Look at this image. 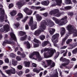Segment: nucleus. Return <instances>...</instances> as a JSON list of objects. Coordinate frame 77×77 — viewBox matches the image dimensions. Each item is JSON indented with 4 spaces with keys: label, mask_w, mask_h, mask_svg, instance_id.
<instances>
[{
    "label": "nucleus",
    "mask_w": 77,
    "mask_h": 77,
    "mask_svg": "<svg viewBox=\"0 0 77 77\" xmlns=\"http://www.w3.org/2000/svg\"><path fill=\"white\" fill-rule=\"evenodd\" d=\"M39 52L38 51L33 52L30 54L29 57V58H31V59H35V60H36V59L33 57V56L34 55H35L36 57L37 56H38V54H39Z\"/></svg>",
    "instance_id": "nucleus-9"
},
{
    "label": "nucleus",
    "mask_w": 77,
    "mask_h": 77,
    "mask_svg": "<svg viewBox=\"0 0 77 77\" xmlns=\"http://www.w3.org/2000/svg\"><path fill=\"white\" fill-rule=\"evenodd\" d=\"M14 6V5L12 4H11L9 5V8H12Z\"/></svg>",
    "instance_id": "nucleus-58"
},
{
    "label": "nucleus",
    "mask_w": 77,
    "mask_h": 77,
    "mask_svg": "<svg viewBox=\"0 0 77 77\" xmlns=\"http://www.w3.org/2000/svg\"><path fill=\"white\" fill-rule=\"evenodd\" d=\"M5 10L4 9L0 8V21L3 22L4 21V15H5Z\"/></svg>",
    "instance_id": "nucleus-7"
},
{
    "label": "nucleus",
    "mask_w": 77,
    "mask_h": 77,
    "mask_svg": "<svg viewBox=\"0 0 77 77\" xmlns=\"http://www.w3.org/2000/svg\"><path fill=\"white\" fill-rule=\"evenodd\" d=\"M64 3H66V5L72 4V2H71V0H64Z\"/></svg>",
    "instance_id": "nucleus-28"
},
{
    "label": "nucleus",
    "mask_w": 77,
    "mask_h": 77,
    "mask_svg": "<svg viewBox=\"0 0 77 77\" xmlns=\"http://www.w3.org/2000/svg\"><path fill=\"white\" fill-rule=\"evenodd\" d=\"M23 72L22 71H20V72H19L17 73V74L19 75H22L23 74Z\"/></svg>",
    "instance_id": "nucleus-52"
},
{
    "label": "nucleus",
    "mask_w": 77,
    "mask_h": 77,
    "mask_svg": "<svg viewBox=\"0 0 77 77\" xmlns=\"http://www.w3.org/2000/svg\"><path fill=\"white\" fill-rule=\"evenodd\" d=\"M10 14L11 16H15L17 14V11L14 10L13 11L11 12L10 13Z\"/></svg>",
    "instance_id": "nucleus-26"
},
{
    "label": "nucleus",
    "mask_w": 77,
    "mask_h": 77,
    "mask_svg": "<svg viewBox=\"0 0 77 77\" xmlns=\"http://www.w3.org/2000/svg\"><path fill=\"white\" fill-rule=\"evenodd\" d=\"M16 59L18 61L21 60V57L18 56H17L16 57Z\"/></svg>",
    "instance_id": "nucleus-51"
},
{
    "label": "nucleus",
    "mask_w": 77,
    "mask_h": 77,
    "mask_svg": "<svg viewBox=\"0 0 77 77\" xmlns=\"http://www.w3.org/2000/svg\"><path fill=\"white\" fill-rule=\"evenodd\" d=\"M32 65L33 67H36V64L35 63H32Z\"/></svg>",
    "instance_id": "nucleus-62"
},
{
    "label": "nucleus",
    "mask_w": 77,
    "mask_h": 77,
    "mask_svg": "<svg viewBox=\"0 0 77 77\" xmlns=\"http://www.w3.org/2000/svg\"><path fill=\"white\" fill-rule=\"evenodd\" d=\"M40 39H41L42 41H43L45 38V36L44 35H42L40 36Z\"/></svg>",
    "instance_id": "nucleus-38"
},
{
    "label": "nucleus",
    "mask_w": 77,
    "mask_h": 77,
    "mask_svg": "<svg viewBox=\"0 0 77 77\" xmlns=\"http://www.w3.org/2000/svg\"><path fill=\"white\" fill-rule=\"evenodd\" d=\"M37 58V60H38V61H41V60H42V58L41 57V56H40V55H39V53L38 54V55L36 57Z\"/></svg>",
    "instance_id": "nucleus-23"
},
{
    "label": "nucleus",
    "mask_w": 77,
    "mask_h": 77,
    "mask_svg": "<svg viewBox=\"0 0 77 77\" xmlns=\"http://www.w3.org/2000/svg\"><path fill=\"white\" fill-rule=\"evenodd\" d=\"M5 19H6V20H5V22H8V24H9V22L8 21V19H7V15H5Z\"/></svg>",
    "instance_id": "nucleus-56"
},
{
    "label": "nucleus",
    "mask_w": 77,
    "mask_h": 77,
    "mask_svg": "<svg viewBox=\"0 0 77 77\" xmlns=\"http://www.w3.org/2000/svg\"><path fill=\"white\" fill-rule=\"evenodd\" d=\"M77 45V43H75V44H74L73 45H70V46H71V47L72 46V48H73V47H76Z\"/></svg>",
    "instance_id": "nucleus-45"
},
{
    "label": "nucleus",
    "mask_w": 77,
    "mask_h": 77,
    "mask_svg": "<svg viewBox=\"0 0 77 77\" xmlns=\"http://www.w3.org/2000/svg\"><path fill=\"white\" fill-rule=\"evenodd\" d=\"M17 68L18 69H21L23 68V66L21 65H19L17 66Z\"/></svg>",
    "instance_id": "nucleus-50"
},
{
    "label": "nucleus",
    "mask_w": 77,
    "mask_h": 77,
    "mask_svg": "<svg viewBox=\"0 0 77 77\" xmlns=\"http://www.w3.org/2000/svg\"><path fill=\"white\" fill-rule=\"evenodd\" d=\"M5 71L6 73L8 74V75H11V74H14L15 73V69L14 68H12L10 70H5Z\"/></svg>",
    "instance_id": "nucleus-11"
},
{
    "label": "nucleus",
    "mask_w": 77,
    "mask_h": 77,
    "mask_svg": "<svg viewBox=\"0 0 77 77\" xmlns=\"http://www.w3.org/2000/svg\"><path fill=\"white\" fill-rule=\"evenodd\" d=\"M8 68V66H4L3 67V69H6Z\"/></svg>",
    "instance_id": "nucleus-63"
},
{
    "label": "nucleus",
    "mask_w": 77,
    "mask_h": 77,
    "mask_svg": "<svg viewBox=\"0 0 77 77\" xmlns=\"http://www.w3.org/2000/svg\"><path fill=\"white\" fill-rule=\"evenodd\" d=\"M59 56V52H57L56 54V56L54 57V59H57V58Z\"/></svg>",
    "instance_id": "nucleus-48"
},
{
    "label": "nucleus",
    "mask_w": 77,
    "mask_h": 77,
    "mask_svg": "<svg viewBox=\"0 0 77 77\" xmlns=\"http://www.w3.org/2000/svg\"><path fill=\"white\" fill-rule=\"evenodd\" d=\"M28 24L31 26V29L32 30H33L37 27V22H33V18L32 17H31Z\"/></svg>",
    "instance_id": "nucleus-4"
},
{
    "label": "nucleus",
    "mask_w": 77,
    "mask_h": 77,
    "mask_svg": "<svg viewBox=\"0 0 77 77\" xmlns=\"http://www.w3.org/2000/svg\"><path fill=\"white\" fill-rule=\"evenodd\" d=\"M29 18V17L28 16H26V17H25L24 18V19L22 20V21H23V23H25V22H26V20H27V19H28V18Z\"/></svg>",
    "instance_id": "nucleus-46"
},
{
    "label": "nucleus",
    "mask_w": 77,
    "mask_h": 77,
    "mask_svg": "<svg viewBox=\"0 0 77 77\" xmlns=\"http://www.w3.org/2000/svg\"><path fill=\"white\" fill-rule=\"evenodd\" d=\"M9 31V26L8 25H5L4 26V29L2 28L0 29L1 32H3L4 31H6V32H8Z\"/></svg>",
    "instance_id": "nucleus-8"
},
{
    "label": "nucleus",
    "mask_w": 77,
    "mask_h": 77,
    "mask_svg": "<svg viewBox=\"0 0 77 77\" xmlns=\"http://www.w3.org/2000/svg\"><path fill=\"white\" fill-rule=\"evenodd\" d=\"M24 63L25 64V66L27 67H29L30 65V62H27L26 61H24Z\"/></svg>",
    "instance_id": "nucleus-34"
},
{
    "label": "nucleus",
    "mask_w": 77,
    "mask_h": 77,
    "mask_svg": "<svg viewBox=\"0 0 77 77\" xmlns=\"http://www.w3.org/2000/svg\"><path fill=\"white\" fill-rule=\"evenodd\" d=\"M57 11L56 10V9L52 10L51 11H50L49 14L51 15H52L53 14L54 15V14H55V12H56V11Z\"/></svg>",
    "instance_id": "nucleus-22"
},
{
    "label": "nucleus",
    "mask_w": 77,
    "mask_h": 77,
    "mask_svg": "<svg viewBox=\"0 0 77 77\" xmlns=\"http://www.w3.org/2000/svg\"><path fill=\"white\" fill-rule=\"evenodd\" d=\"M72 7L71 6H68L66 7H64V9L65 10H68V9H71Z\"/></svg>",
    "instance_id": "nucleus-43"
},
{
    "label": "nucleus",
    "mask_w": 77,
    "mask_h": 77,
    "mask_svg": "<svg viewBox=\"0 0 77 77\" xmlns=\"http://www.w3.org/2000/svg\"><path fill=\"white\" fill-rule=\"evenodd\" d=\"M72 39H68L66 42V43L67 44H69V43H70L71 42H72Z\"/></svg>",
    "instance_id": "nucleus-39"
},
{
    "label": "nucleus",
    "mask_w": 77,
    "mask_h": 77,
    "mask_svg": "<svg viewBox=\"0 0 77 77\" xmlns=\"http://www.w3.org/2000/svg\"><path fill=\"white\" fill-rule=\"evenodd\" d=\"M52 19L55 21L57 24H58L59 26H62L65 25V24L68 23L67 20V17L65 16L61 18L60 20L57 19L55 17H53Z\"/></svg>",
    "instance_id": "nucleus-2"
},
{
    "label": "nucleus",
    "mask_w": 77,
    "mask_h": 77,
    "mask_svg": "<svg viewBox=\"0 0 77 77\" xmlns=\"http://www.w3.org/2000/svg\"><path fill=\"white\" fill-rule=\"evenodd\" d=\"M49 33L51 35H53L55 32V29L54 28H49Z\"/></svg>",
    "instance_id": "nucleus-21"
},
{
    "label": "nucleus",
    "mask_w": 77,
    "mask_h": 77,
    "mask_svg": "<svg viewBox=\"0 0 77 77\" xmlns=\"http://www.w3.org/2000/svg\"><path fill=\"white\" fill-rule=\"evenodd\" d=\"M35 17L36 18L37 21H38L39 22L40 21H41V20L42 19V16L39 15V14H37L35 15Z\"/></svg>",
    "instance_id": "nucleus-16"
},
{
    "label": "nucleus",
    "mask_w": 77,
    "mask_h": 77,
    "mask_svg": "<svg viewBox=\"0 0 77 77\" xmlns=\"http://www.w3.org/2000/svg\"><path fill=\"white\" fill-rule=\"evenodd\" d=\"M48 43H49V42L48 41H46L43 42L42 44V47H45V46H46Z\"/></svg>",
    "instance_id": "nucleus-27"
},
{
    "label": "nucleus",
    "mask_w": 77,
    "mask_h": 77,
    "mask_svg": "<svg viewBox=\"0 0 77 77\" xmlns=\"http://www.w3.org/2000/svg\"><path fill=\"white\" fill-rule=\"evenodd\" d=\"M57 11H55V13L54 16L56 17H59L61 16V14L59 13V10L57 9H56Z\"/></svg>",
    "instance_id": "nucleus-14"
},
{
    "label": "nucleus",
    "mask_w": 77,
    "mask_h": 77,
    "mask_svg": "<svg viewBox=\"0 0 77 77\" xmlns=\"http://www.w3.org/2000/svg\"><path fill=\"white\" fill-rule=\"evenodd\" d=\"M15 26H16V29L18 28L20 26V23H17L16 24H14Z\"/></svg>",
    "instance_id": "nucleus-47"
},
{
    "label": "nucleus",
    "mask_w": 77,
    "mask_h": 77,
    "mask_svg": "<svg viewBox=\"0 0 77 77\" xmlns=\"http://www.w3.org/2000/svg\"><path fill=\"white\" fill-rule=\"evenodd\" d=\"M10 35L11 36V38H10L11 40H14V41H17V38H16V37H15V34H14V33L12 32H11L10 33Z\"/></svg>",
    "instance_id": "nucleus-15"
},
{
    "label": "nucleus",
    "mask_w": 77,
    "mask_h": 77,
    "mask_svg": "<svg viewBox=\"0 0 77 77\" xmlns=\"http://www.w3.org/2000/svg\"><path fill=\"white\" fill-rule=\"evenodd\" d=\"M19 33L21 36H24L25 35H26V33L25 32L22 31H20Z\"/></svg>",
    "instance_id": "nucleus-29"
},
{
    "label": "nucleus",
    "mask_w": 77,
    "mask_h": 77,
    "mask_svg": "<svg viewBox=\"0 0 77 77\" xmlns=\"http://www.w3.org/2000/svg\"><path fill=\"white\" fill-rule=\"evenodd\" d=\"M26 47L27 48H28V49H29V48H30L31 46L30 44L29 43L28 41L26 42Z\"/></svg>",
    "instance_id": "nucleus-37"
},
{
    "label": "nucleus",
    "mask_w": 77,
    "mask_h": 77,
    "mask_svg": "<svg viewBox=\"0 0 77 77\" xmlns=\"http://www.w3.org/2000/svg\"><path fill=\"white\" fill-rule=\"evenodd\" d=\"M73 54H76L77 53V48H75L72 51Z\"/></svg>",
    "instance_id": "nucleus-41"
},
{
    "label": "nucleus",
    "mask_w": 77,
    "mask_h": 77,
    "mask_svg": "<svg viewBox=\"0 0 77 77\" xmlns=\"http://www.w3.org/2000/svg\"><path fill=\"white\" fill-rule=\"evenodd\" d=\"M47 71L45 70L43 72V75H46V74L47 73Z\"/></svg>",
    "instance_id": "nucleus-64"
},
{
    "label": "nucleus",
    "mask_w": 77,
    "mask_h": 77,
    "mask_svg": "<svg viewBox=\"0 0 77 77\" xmlns=\"http://www.w3.org/2000/svg\"><path fill=\"white\" fill-rule=\"evenodd\" d=\"M0 72L3 77H6V76L3 73L2 71L1 70H0Z\"/></svg>",
    "instance_id": "nucleus-61"
},
{
    "label": "nucleus",
    "mask_w": 77,
    "mask_h": 77,
    "mask_svg": "<svg viewBox=\"0 0 77 77\" xmlns=\"http://www.w3.org/2000/svg\"><path fill=\"white\" fill-rule=\"evenodd\" d=\"M67 47V45L66 46H64L63 47H62L61 48V49H65Z\"/></svg>",
    "instance_id": "nucleus-60"
},
{
    "label": "nucleus",
    "mask_w": 77,
    "mask_h": 77,
    "mask_svg": "<svg viewBox=\"0 0 77 77\" xmlns=\"http://www.w3.org/2000/svg\"><path fill=\"white\" fill-rule=\"evenodd\" d=\"M10 56L11 57H12V58H15L16 56V55L13 53H11L10 54Z\"/></svg>",
    "instance_id": "nucleus-36"
},
{
    "label": "nucleus",
    "mask_w": 77,
    "mask_h": 77,
    "mask_svg": "<svg viewBox=\"0 0 77 77\" xmlns=\"http://www.w3.org/2000/svg\"><path fill=\"white\" fill-rule=\"evenodd\" d=\"M59 34L58 33H57L53 35L52 36V38L58 39V38H59Z\"/></svg>",
    "instance_id": "nucleus-25"
},
{
    "label": "nucleus",
    "mask_w": 77,
    "mask_h": 77,
    "mask_svg": "<svg viewBox=\"0 0 77 77\" xmlns=\"http://www.w3.org/2000/svg\"><path fill=\"white\" fill-rule=\"evenodd\" d=\"M24 0H22L17 3V5L18 6L19 9H20L21 6H23L25 3Z\"/></svg>",
    "instance_id": "nucleus-13"
},
{
    "label": "nucleus",
    "mask_w": 77,
    "mask_h": 77,
    "mask_svg": "<svg viewBox=\"0 0 77 77\" xmlns=\"http://www.w3.org/2000/svg\"><path fill=\"white\" fill-rule=\"evenodd\" d=\"M46 63L45 61H42V63L41 64L44 68H47V67H48V66L46 65Z\"/></svg>",
    "instance_id": "nucleus-30"
},
{
    "label": "nucleus",
    "mask_w": 77,
    "mask_h": 77,
    "mask_svg": "<svg viewBox=\"0 0 77 77\" xmlns=\"http://www.w3.org/2000/svg\"><path fill=\"white\" fill-rule=\"evenodd\" d=\"M52 42L54 44H56L59 41V38H52Z\"/></svg>",
    "instance_id": "nucleus-20"
},
{
    "label": "nucleus",
    "mask_w": 77,
    "mask_h": 77,
    "mask_svg": "<svg viewBox=\"0 0 77 77\" xmlns=\"http://www.w3.org/2000/svg\"><path fill=\"white\" fill-rule=\"evenodd\" d=\"M68 38V37H66L64 38L63 39L62 43L61 44V45H63V44H65V41L66 40V39Z\"/></svg>",
    "instance_id": "nucleus-31"
},
{
    "label": "nucleus",
    "mask_w": 77,
    "mask_h": 77,
    "mask_svg": "<svg viewBox=\"0 0 77 77\" xmlns=\"http://www.w3.org/2000/svg\"><path fill=\"white\" fill-rule=\"evenodd\" d=\"M54 1H55L56 3L53 2L52 5H51V6H55L57 5L58 6H60L61 3H62V0H53Z\"/></svg>",
    "instance_id": "nucleus-10"
},
{
    "label": "nucleus",
    "mask_w": 77,
    "mask_h": 77,
    "mask_svg": "<svg viewBox=\"0 0 77 77\" xmlns=\"http://www.w3.org/2000/svg\"><path fill=\"white\" fill-rule=\"evenodd\" d=\"M5 61L6 63H9V59L8 58L5 59Z\"/></svg>",
    "instance_id": "nucleus-59"
},
{
    "label": "nucleus",
    "mask_w": 77,
    "mask_h": 77,
    "mask_svg": "<svg viewBox=\"0 0 77 77\" xmlns=\"http://www.w3.org/2000/svg\"><path fill=\"white\" fill-rule=\"evenodd\" d=\"M46 25H48L50 27H52L54 25V23L51 20H43L41 22L40 26H39L40 29H38L34 33V35L39 36L42 32H43V30H45L46 28Z\"/></svg>",
    "instance_id": "nucleus-1"
},
{
    "label": "nucleus",
    "mask_w": 77,
    "mask_h": 77,
    "mask_svg": "<svg viewBox=\"0 0 77 77\" xmlns=\"http://www.w3.org/2000/svg\"><path fill=\"white\" fill-rule=\"evenodd\" d=\"M50 3V2L48 0L44 1L42 2L41 4L44 6H48Z\"/></svg>",
    "instance_id": "nucleus-17"
},
{
    "label": "nucleus",
    "mask_w": 77,
    "mask_h": 77,
    "mask_svg": "<svg viewBox=\"0 0 77 77\" xmlns=\"http://www.w3.org/2000/svg\"><path fill=\"white\" fill-rule=\"evenodd\" d=\"M26 38H27V35H25L24 37H21L20 40V41H24L26 40Z\"/></svg>",
    "instance_id": "nucleus-32"
},
{
    "label": "nucleus",
    "mask_w": 77,
    "mask_h": 77,
    "mask_svg": "<svg viewBox=\"0 0 77 77\" xmlns=\"http://www.w3.org/2000/svg\"><path fill=\"white\" fill-rule=\"evenodd\" d=\"M46 62L48 66H50L51 65V64L52 63V60H46Z\"/></svg>",
    "instance_id": "nucleus-18"
},
{
    "label": "nucleus",
    "mask_w": 77,
    "mask_h": 77,
    "mask_svg": "<svg viewBox=\"0 0 77 77\" xmlns=\"http://www.w3.org/2000/svg\"><path fill=\"white\" fill-rule=\"evenodd\" d=\"M39 47V45L38 44H35L34 45V48H36V47Z\"/></svg>",
    "instance_id": "nucleus-57"
},
{
    "label": "nucleus",
    "mask_w": 77,
    "mask_h": 77,
    "mask_svg": "<svg viewBox=\"0 0 77 77\" xmlns=\"http://www.w3.org/2000/svg\"><path fill=\"white\" fill-rule=\"evenodd\" d=\"M60 60L61 61V62H65V63L61 64V66H60L61 68H63L62 66H66V65H69V63H70V60L65 58H63V57H62L60 58Z\"/></svg>",
    "instance_id": "nucleus-5"
},
{
    "label": "nucleus",
    "mask_w": 77,
    "mask_h": 77,
    "mask_svg": "<svg viewBox=\"0 0 77 77\" xmlns=\"http://www.w3.org/2000/svg\"><path fill=\"white\" fill-rule=\"evenodd\" d=\"M12 64L14 66H16L17 65V61L13 59L12 60Z\"/></svg>",
    "instance_id": "nucleus-33"
},
{
    "label": "nucleus",
    "mask_w": 77,
    "mask_h": 77,
    "mask_svg": "<svg viewBox=\"0 0 77 77\" xmlns=\"http://www.w3.org/2000/svg\"><path fill=\"white\" fill-rule=\"evenodd\" d=\"M66 29L69 31V33L70 35L72 34V33H74L73 36L75 37V36H77V31L76 29L73 27L71 25L69 24L68 25Z\"/></svg>",
    "instance_id": "nucleus-3"
},
{
    "label": "nucleus",
    "mask_w": 77,
    "mask_h": 77,
    "mask_svg": "<svg viewBox=\"0 0 77 77\" xmlns=\"http://www.w3.org/2000/svg\"><path fill=\"white\" fill-rule=\"evenodd\" d=\"M29 29V25L27 24H26L25 26V29L26 30H28Z\"/></svg>",
    "instance_id": "nucleus-54"
},
{
    "label": "nucleus",
    "mask_w": 77,
    "mask_h": 77,
    "mask_svg": "<svg viewBox=\"0 0 77 77\" xmlns=\"http://www.w3.org/2000/svg\"><path fill=\"white\" fill-rule=\"evenodd\" d=\"M6 44H12V42H9L8 40H5V41L3 42L2 45H6Z\"/></svg>",
    "instance_id": "nucleus-24"
},
{
    "label": "nucleus",
    "mask_w": 77,
    "mask_h": 77,
    "mask_svg": "<svg viewBox=\"0 0 77 77\" xmlns=\"http://www.w3.org/2000/svg\"><path fill=\"white\" fill-rule=\"evenodd\" d=\"M17 17L19 18H23V14L21 13H19L18 14Z\"/></svg>",
    "instance_id": "nucleus-42"
},
{
    "label": "nucleus",
    "mask_w": 77,
    "mask_h": 77,
    "mask_svg": "<svg viewBox=\"0 0 77 77\" xmlns=\"http://www.w3.org/2000/svg\"><path fill=\"white\" fill-rule=\"evenodd\" d=\"M65 29L63 27L61 28V32L60 34L61 35V36L63 35L64 34H65Z\"/></svg>",
    "instance_id": "nucleus-19"
},
{
    "label": "nucleus",
    "mask_w": 77,
    "mask_h": 77,
    "mask_svg": "<svg viewBox=\"0 0 77 77\" xmlns=\"http://www.w3.org/2000/svg\"><path fill=\"white\" fill-rule=\"evenodd\" d=\"M33 71L34 72H36L37 73H39V72L41 71V70H38V69L36 68H34L33 69Z\"/></svg>",
    "instance_id": "nucleus-35"
},
{
    "label": "nucleus",
    "mask_w": 77,
    "mask_h": 77,
    "mask_svg": "<svg viewBox=\"0 0 77 77\" xmlns=\"http://www.w3.org/2000/svg\"><path fill=\"white\" fill-rule=\"evenodd\" d=\"M23 11H24L28 15H30L32 13V11L29 10L27 8H26L24 9Z\"/></svg>",
    "instance_id": "nucleus-12"
},
{
    "label": "nucleus",
    "mask_w": 77,
    "mask_h": 77,
    "mask_svg": "<svg viewBox=\"0 0 77 77\" xmlns=\"http://www.w3.org/2000/svg\"><path fill=\"white\" fill-rule=\"evenodd\" d=\"M42 15L45 17H46L47 16V15H48V13H45L42 14Z\"/></svg>",
    "instance_id": "nucleus-53"
},
{
    "label": "nucleus",
    "mask_w": 77,
    "mask_h": 77,
    "mask_svg": "<svg viewBox=\"0 0 77 77\" xmlns=\"http://www.w3.org/2000/svg\"><path fill=\"white\" fill-rule=\"evenodd\" d=\"M55 71L56 72V73L55 74H54V75L53 77H58V73H57V69H56Z\"/></svg>",
    "instance_id": "nucleus-40"
},
{
    "label": "nucleus",
    "mask_w": 77,
    "mask_h": 77,
    "mask_svg": "<svg viewBox=\"0 0 77 77\" xmlns=\"http://www.w3.org/2000/svg\"><path fill=\"white\" fill-rule=\"evenodd\" d=\"M33 41L34 42H35L36 43H38L39 41V40H38V39H36V38H34V39L33 40Z\"/></svg>",
    "instance_id": "nucleus-49"
},
{
    "label": "nucleus",
    "mask_w": 77,
    "mask_h": 77,
    "mask_svg": "<svg viewBox=\"0 0 77 77\" xmlns=\"http://www.w3.org/2000/svg\"><path fill=\"white\" fill-rule=\"evenodd\" d=\"M67 52H68V50H67V49H66V50L65 52L63 54V56H64V57L66 56V54L67 53Z\"/></svg>",
    "instance_id": "nucleus-55"
},
{
    "label": "nucleus",
    "mask_w": 77,
    "mask_h": 77,
    "mask_svg": "<svg viewBox=\"0 0 77 77\" xmlns=\"http://www.w3.org/2000/svg\"><path fill=\"white\" fill-rule=\"evenodd\" d=\"M54 51L55 52H56V50H52L51 51H49L47 53H45L44 54V57L47 58L52 57L54 54Z\"/></svg>",
    "instance_id": "nucleus-6"
},
{
    "label": "nucleus",
    "mask_w": 77,
    "mask_h": 77,
    "mask_svg": "<svg viewBox=\"0 0 77 77\" xmlns=\"http://www.w3.org/2000/svg\"><path fill=\"white\" fill-rule=\"evenodd\" d=\"M50 66V68H53V67H54L55 66V63H53Z\"/></svg>",
    "instance_id": "nucleus-44"
}]
</instances>
